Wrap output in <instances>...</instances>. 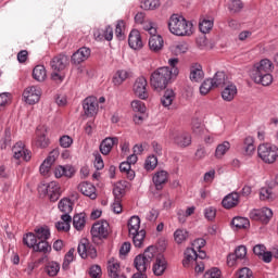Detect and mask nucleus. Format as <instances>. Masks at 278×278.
<instances>
[{"label":"nucleus","instance_id":"f257e3e1","mask_svg":"<svg viewBox=\"0 0 278 278\" xmlns=\"http://www.w3.org/2000/svg\"><path fill=\"white\" fill-rule=\"evenodd\" d=\"M177 75H179L178 68H174L173 72L168 66L159 67L150 76L151 87L157 91L164 90L170 83V79H173V77H177Z\"/></svg>","mask_w":278,"mask_h":278},{"label":"nucleus","instance_id":"f03ea898","mask_svg":"<svg viewBox=\"0 0 278 278\" xmlns=\"http://www.w3.org/2000/svg\"><path fill=\"white\" fill-rule=\"evenodd\" d=\"M168 28L174 36H192V24L177 14L169 17Z\"/></svg>","mask_w":278,"mask_h":278},{"label":"nucleus","instance_id":"7ed1b4c3","mask_svg":"<svg viewBox=\"0 0 278 278\" xmlns=\"http://www.w3.org/2000/svg\"><path fill=\"white\" fill-rule=\"evenodd\" d=\"M156 248L150 245L143 252V254H139L134 260V266L138 270V273H147V268L151 267V262L155 257Z\"/></svg>","mask_w":278,"mask_h":278},{"label":"nucleus","instance_id":"20e7f679","mask_svg":"<svg viewBox=\"0 0 278 278\" xmlns=\"http://www.w3.org/2000/svg\"><path fill=\"white\" fill-rule=\"evenodd\" d=\"M50 66L53 71L51 74L53 81H64V75H62V71L68 66V56H66V54H58L51 60Z\"/></svg>","mask_w":278,"mask_h":278},{"label":"nucleus","instance_id":"39448f33","mask_svg":"<svg viewBox=\"0 0 278 278\" xmlns=\"http://www.w3.org/2000/svg\"><path fill=\"white\" fill-rule=\"evenodd\" d=\"M258 157L265 162V164H275L278 157V148L270 143L260 144L257 148Z\"/></svg>","mask_w":278,"mask_h":278},{"label":"nucleus","instance_id":"423d86ee","mask_svg":"<svg viewBox=\"0 0 278 278\" xmlns=\"http://www.w3.org/2000/svg\"><path fill=\"white\" fill-rule=\"evenodd\" d=\"M168 140L181 149H186V147L192 144V136L186 130H169Z\"/></svg>","mask_w":278,"mask_h":278},{"label":"nucleus","instance_id":"0eeeda50","mask_svg":"<svg viewBox=\"0 0 278 278\" xmlns=\"http://www.w3.org/2000/svg\"><path fill=\"white\" fill-rule=\"evenodd\" d=\"M77 251L78 255H80L83 260H86L88 257L90 260H97V248H94L92 243L88 241V239H83L79 242Z\"/></svg>","mask_w":278,"mask_h":278},{"label":"nucleus","instance_id":"6e6552de","mask_svg":"<svg viewBox=\"0 0 278 278\" xmlns=\"http://www.w3.org/2000/svg\"><path fill=\"white\" fill-rule=\"evenodd\" d=\"M23 97L28 105H36L40 101V97H42V90L38 86H30L24 90Z\"/></svg>","mask_w":278,"mask_h":278},{"label":"nucleus","instance_id":"1a4fd4ad","mask_svg":"<svg viewBox=\"0 0 278 278\" xmlns=\"http://www.w3.org/2000/svg\"><path fill=\"white\" fill-rule=\"evenodd\" d=\"M93 238L105 239L110 236V224L106 220H100L93 224L91 228Z\"/></svg>","mask_w":278,"mask_h":278},{"label":"nucleus","instance_id":"9d476101","mask_svg":"<svg viewBox=\"0 0 278 278\" xmlns=\"http://www.w3.org/2000/svg\"><path fill=\"white\" fill-rule=\"evenodd\" d=\"M153 260H155L152 267L153 274L156 277H162V275L166 273V268L168 266V263L166 262V257H164V254L157 253V249H156V253Z\"/></svg>","mask_w":278,"mask_h":278},{"label":"nucleus","instance_id":"9b49d317","mask_svg":"<svg viewBox=\"0 0 278 278\" xmlns=\"http://www.w3.org/2000/svg\"><path fill=\"white\" fill-rule=\"evenodd\" d=\"M148 83L144 76L138 77L132 86L134 93L139 99H149V90L147 89Z\"/></svg>","mask_w":278,"mask_h":278},{"label":"nucleus","instance_id":"f8f14e48","mask_svg":"<svg viewBox=\"0 0 278 278\" xmlns=\"http://www.w3.org/2000/svg\"><path fill=\"white\" fill-rule=\"evenodd\" d=\"M83 110L89 118L97 116L99 112V100L96 97H88L83 102Z\"/></svg>","mask_w":278,"mask_h":278},{"label":"nucleus","instance_id":"ddd939ff","mask_svg":"<svg viewBox=\"0 0 278 278\" xmlns=\"http://www.w3.org/2000/svg\"><path fill=\"white\" fill-rule=\"evenodd\" d=\"M12 151L15 160H24V162H29V160H31V151L25 148V143L22 141L15 143Z\"/></svg>","mask_w":278,"mask_h":278},{"label":"nucleus","instance_id":"4468645a","mask_svg":"<svg viewBox=\"0 0 278 278\" xmlns=\"http://www.w3.org/2000/svg\"><path fill=\"white\" fill-rule=\"evenodd\" d=\"M60 156V152L58 150H52L48 157L43 161V163L39 167V172L41 175H49V170H51V166L55 163L58 157Z\"/></svg>","mask_w":278,"mask_h":278},{"label":"nucleus","instance_id":"2eb2a0df","mask_svg":"<svg viewBox=\"0 0 278 278\" xmlns=\"http://www.w3.org/2000/svg\"><path fill=\"white\" fill-rule=\"evenodd\" d=\"M108 273L111 278H127L121 270V263L116 258L109 260Z\"/></svg>","mask_w":278,"mask_h":278},{"label":"nucleus","instance_id":"dca6fc26","mask_svg":"<svg viewBox=\"0 0 278 278\" xmlns=\"http://www.w3.org/2000/svg\"><path fill=\"white\" fill-rule=\"evenodd\" d=\"M203 77H205V73L203 72V66L199 63L191 64L190 75H189L190 81L199 84L200 81H203Z\"/></svg>","mask_w":278,"mask_h":278},{"label":"nucleus","instance_id":"f3484780","mask_svg":"<svg viewBox=\"0 0 278 278\" xmlns=\"http://www.w3.org/2000/svg\"><path fill=\"white\" fill-rule=\"evenodd\" d=\"M78 190L79 192H81V194H84V197H88L92 201H94V199H97L98 197L97 187H94V185H92L91 182H88V181L80 182L78 185Z\"/></svg>","mask_w":278,"mask_h":278},{"label":"nucleus","instance_id":"a211bd4d","mask_svg":"<svg viewBox=\"0 0 278 278\" xmlns=\"http://www.w3.org/2000/svg\"><path fill=\"white\" fill-rule=\"evenodd\" d=\"M128 45L130 49L138 51V49H142V36L140 35V30L132 29L128 36Z\"/></svg>","mask_w":278,"mask_h":278},{"label":"nucleus","instance_id":"6ab92c4d","mask_svg":"<svg viewBox=\"0 0 278 278\" xmlns=\"http://www.w3.org/2000/svg\"><path fill=\"white\" fill-rule=\"evenodd\" d=\"M273 62L268 59H263L260 63L254 65V76L255 75H264L267 73H273Z\"/></svg>","mask_w":278,"mask_h":278},{"label":"nucleus","instance_id":"aec40b11","mask_svg":"<svg viewBox=\"0 0 278 278\" xmlns=\"http://www.w3.org/2000/svg\"><path fill=\"white\" fill-rule=\"evenodd\" d=\"M96 40H112L114 38V28L112 26H105L104 28H99L93 33Z\"/></svg>","mask_w":278,"mask_h":278},{"label":"nucleus","instance_id":"412c9836","mask_svg":"<svg viewBox=\"0 0 278 278\" xmlns=\"http://www.w3.org/2000/svg\"><path fill=\"white\" fill-rule=\"evenodd\" d=\"M149 49L152 50L153 53H160V51L164 49V38L157 34L150 35Z\"/></svg>","mask_w":278,"mask_h":278},{"label":"nucleus","instance_id":"4be33fe9","mask_svg":"<svg viewBox=\"0 0 278 278\" xmlns=\"http://www.w3.org/2000/svg\"><path fill=\"white\" fill-rule=\"evenodd\" d=\"M118 144V138L116 137H108L100 143V152L102 155H110L114 146Z\"/></svg>","mask_w":278,"mask_h":278},{"label":"nucleus","instance_id":"5701e85b","mask_svg":"<svg viewBox=\"0 0 278 278\" xmlns=\"http://www.w3.org/2000/svg\"><path fill=\"white\" fill-rule=\"evenodd\" d=\"M90 58V50L89 48L83 47L79 48L73 55L72 62L74 64H81V62H86Z\"/></svg>","mask_w":278,"mask_h":278},{"label":"nucleus","instance_id":"b1692460","mask_svg":"<svg viewBox=\"0 0 278 278\" xmlns=\"http://www.w3.org/2000/svg\"><path fill=\"white\" fill-rule=\"evenodd\" d=\"M238 203H240V194L237 192L229 193L222 201L223 207H225V210H231V207H236Z\"/></svg>","mask_w":278,"mask_h":278},{"label":"nucleus","instance_id":"393cba45","mask_svg":"<svg viewBox=\"0 0 278 278\" xmlns=\"http://www.w3.org/2000/svg\"><path fill=\"white\" fill-rule=\"evenodd\" d=\"M73 175H75V167L71 165H59L54 169L56 179H60V177H73Z\"/></svg>","mask_w":278,"mask_h":278},{"label":"nucleus","instance_id":"a878e982","mask_svg":"<svg viewBox=\"0 0 278 278\" xmlns=\"http://www.w3.org/2000/svg\"><path fill=\"white\" fill-rule=\"evenodd\" d=\"M166 181H168V173L166 170H160L154 174L153 184L156 190H162Z\"/></svg>","mask_w":278,"mask_h":278},{"label":"nucleus","instance_id":"bb28decb","mask_svg":"<svg viewBox=\"0 0 278 278\" xmlns=\"http://www.w3.org/2000/svg\"><path fill=\"white\" fill-rule=\"evenodd\" d=\"M238 94V88L233 84H228L222 91V98L224 101H233Z\"/></svg>","mask_w":278,"mask_h":278},{"label":"nucleus","instance_id":"cd10ccee","mask_svg":"<svg viewBox=\"0 0 278 278\" xmlns=\"http://www.w3.org/2000/svg\"><path fill=\"white\" fill-rule=\"evenodd\" d=\"M127 188H129L128 181L126 180L118 181L113 188V194L115 199H123V197L125 195V190H127Z\"/></svg>","mask_w":278,"mask_h":278},{"label":"nucleus","instance_id":"c85d7f7f","mask_svg":"<svg viewBox=\"0 0 278 278\" xmlns=\"http://www.w3.org/2000/svg\"><path fill=\"white\" fill-rule=\"evenodd\" d=\"M229 149H231V143L229 141H224L223 143H219L215 149V157L216 160H223L225 155L229 152Z\"/></svg>","mask_w":278,"mask_h":278},{"label":"nucleus","instance_id":"c756f323","mask_svg":"<svg viewBox=\"0 0 278 278\" xmlns=\"http://www.w3.org/2000/svg\"><path fill=\"white\" fill-rule=\"evenodd\" d=\"M130 238H132V242L137 249L142 248V244H144V238L147 237V231L144 229H141L135 233L129 235Z\"/></svg>","mask_w":278,"mask_h":278},{"label":"nucleus","instance_id":"7c9ffc66","mask_svg":"<svg viewBox=\"0 0 278 278\" xmlns=\"http://www.w3.org/2000/svg\"><path fill=\"white\" fill-rule=\"evenodd\" d=\"M38 191L43 194L51 192H60V185L56 181H51L50 184H41L38 187Z\"/></svg>","mask_w":278,"mask_h":278},{"label":"nucleus","instance_id":"2f4dec72","mask_svg":"<svg viewBox=\"0 0 278 278\" xmlns=\"http://www.w3.org/2000/svg\"><path fill=\"white\" fill-rule=\"evenodd\" d=\"M214 88H223L227 86V76L224 72H217L213 78H211Z\"/></svg>","mask_w":278,"mask_h":278},{"label":"nucleus","instance_id":"473e14b6","mask_svg":"<svg viewBox=\"0 0 278 278\" xmlns=\"http://www.w3.org/2000/svg\"><path fill=\"white\" fill-rule=\"evenodd\" d=\"M173 101H175V91H173V89H167L161 98L162 106L170 108V105H173Z\"/></svg>","mask_w":278,"mask_h":278},{"label":"nucleus","instance_id":"72a5a7b5","mask_svg":"<svg viewBox=\"0 0 278 278\" xmlns=\"http://www.w3.org/2000/svg\"><path fill=\"white\" fill-rule=\"evenodd\" d=\"M33 78L36 81H45L47 79V68L43 65H36L33 70Z\"/></svg>","mask_w":278,"mask_h":278},{"label":"nucleus","instance_id":"f704fd0d","mask_svg":"<svg viewBox=\"0 0 278 278\" xmlns=\"http://www.w3.org/2000/svg\"><path fill=\"white\" fill-rule=\"evenodd\" d=\"M73 226L74 229H77V231H81L84 227H86V213L74 215Z\"/></svg>","mask_w":278,"mask_h":278},{"label":"nucleus","instance_id":"c9c22d12","mask_svg":"<svg viewBox=\"0 0 278 278\" xmlns=\"http://www.w3.org/2000/svg\"><path fill=\"white\" fill-rule=\"evenodd\" d=\"M231 225L236 227V229H249L251 222L247 217H235Z\"/></svg>","mask_w":278,"mask_h":278},{"label":"nucleus","instance_id":"e433bc0d","mask_svg":"<svg viewBox=\"0 0 278 278\" xmlns=\"http://www.w3.org/2000/svg\"><path fill=\"white\" fill-rule=\"evenodd\" d=\"M199 257V253H197V250L193 248H188L185 251V260L182 261V266L187 267L190 262H193Z\"/></svg>","mask_w":278,"mask_h":278},{"label":"nucleus","instance_id":"4c0bfd02","mask_svg":"<svg viewBox=\"0 0 278 278\" xmlns=\"http://www.w3.org/2000/svg\"><path fill=\"white\" fill-rule=\"evenodd\" d=\"M36 138L34 140L35 147H38L39 149H47L49 147V139H47V136L40 131L36 132Z\"/></svg>","mask_w":278,"mask_h":278},{"label":"nucleus","instance_id":"58836bf2","mask_svg":"<svg viewBox=\"0 0 278 278\" xmlns=\"http://www.w3.org/2000/svg\"><path fill=\"white\" fill-rule=\"evenodd\" d=\"M254 81L255 84H262V86H270L273 84V75L270 73L254 75Z\"/></svg>","mask_w":278,"mask_h":278},{"label":"nucleus","instance_id":"ea45409f","mask_svg":"<svg viewBox=\"0 0 278 278\" xmlns=\"http://www.w3.org/2000/svg\"><path fill=\"white\" fill-rule=\"evenodd\" d=\"M59 210L63 214H71L73 212V201L68 198H64L59 202Z\"/></svg>","mask_w":278,"mask_h":278},{"label":"nucleus","instance_id":"a19ab883","mask_svg":"<svg viewBox=\"0 0 278 278\" xmlns=\"http://www.w3.org/2000/svg\"><path fill=\"white\" fill-rule=\"evenodd\" d=\"M33 251H35L36 253H49V251H51V245L47 240H38L33 248Z\"/></svg>","mask_w":278,"mask_h":278},{"label":"nucleus","instance_id":"79ce46f5","mask_svg":"<svg viewBox=\"0 0 278 278\" xmlns=\"http://www.w3.org/2000/svg\"><path fill=\"white\" fill-rule=\"evenodd\" d=\"M137 231H140V217L132 216L128 220V233H137Z\"/></svg>","mask_w":278,"mask_h":278},{"label":"nucleus","instance_id":"37998d69","mask_svg":"<svg viewBox=\"0 0 278 278\" xmlns=\"http://www.w3.org/2000/svg\"><path fill=\"white\" fill-rule=\"evenodd\" d=\"M35 236L37 240H49L51 238V230H49V227H40L35 229Z\"/></svg>","mask_w":278,"mask_h":278},{"label":"nucleus","instance_id":"c03bdc74","mask_svg":"<svg viewBox=\"0 0 278 278\" xmlns=\"http://www.w3.org/2000/svg\"><path fill=\"white\" fill-rule=\"evenodd\" d=\"M127 77H129V73H127V71L125 70L117 71L113 76L114 86H121V84H123L127 79Z\"/></svg>","mask_w":278,"mask_h":278},{"label":"nucleus","instance_id":"a18cd8bd","mask_svg":"<svg viewBox=\"0 0 278 278\" xmlns=\"http://www.w3.org/2000/svg\"><path fill=\"white\" fill-rule=\"evenodd\" d=\"M160 5V0H141L140 4L142 10H157Z\"/></svg>","mask_w":278,"mask_h":278},{"label":"nucleus","instance_id":"49530a36","mask_svg":"<svg viewBox=\"0 0 278 278\" xmlns=\"http://www.w3.org/2000/svg\"><path fill=\"white\" fill-rule=\"evenodd\" d=\"M23 242L28 249H34L38 242V238L36 237V233L30 232L23 238Z\"/></svg>","mask_w":278,"mask_h":278},{"label":"nucleus","instance_id":"de8ad7c7","mask_svg":"<svg viewBox=\"0 0 278 278\" xmlns=\"http://www.w3.org/2000/svg\"><path fill=\"white\" fill-rule=\"evenodd\" d=\"M131 109L134 112H137V114H144V112H147V105L140 100H134L131 102Z\"/></svg>","mask_w":278,"mask_h":278},{"label":"nucleus","instance_id":"09e8293b","mask_svg":"<svg viewBox=\"0 0 278 278\" xmlns=\"http://www.w3.org/2000/svg\"><path fill=\"white\" fill-rule=\"evenodd\" d=\"M141 25H142V28L144 29V31H148V34H150V36L157 34V28L155 27V23H153V21L147 20Z\"/></svg>","mask_w":278,"mask_h":278},{"label":"nucleus","instance_id":"8fccbe9b","mask_svg":"<svg viewBox=\"0 0 278 278\" xmlns=\"http://www.w3.org/2000/svg\"><path fill=\"white\" fill-rule=\"evenodd\" d=\"M49 277H55L60 273V264L56 262H50L46 267Z\"/></svg>","mask_w":278,"mask_h":278},{"label":"nucleus","instance_id":"3c124183","mask_svg":"<svg viewBox=\"0 0 278 278\" xmlns=\"http://www.w3.org/2000/svg\"><path fill=\"white\" fill-rule=\"evenodd\" d=\"M271 218H273V210L268 207L261 208V223H264L265 225H267V223H269Z\"/></svg>","mask_w":278,"mask_h":278},{"label":"nucleus","instance_id":"603ef678","mask_svg":"<svg viewBox=\"0 0 278 278\" xmlns=\"http://www.w3.org/2000/svg\"><path fill=\"white\" fill-rule=\"evenodd\" d=\"M174 238L177 244H181V242L188 240V232L185 229H178L174 232Z\"/></svg>","mask_w":278,"mask_h":278},{"label":"nucleus","instance_id":"864d4df0","mask_svg":"<svg viewBox=\"0 0 278 278\" xmlns=\"http://www.w3.org/2000/svg\"><path fill=\"white\" fill-rule=\"evenodd\" d=\"M214 85L212 83V78L205 79L202 85L200 86V93L207 94L210 90H214Z\"/></svg>","mask_w":278,"mask_h":278},{"label":"nucleus","instance_id":"5fc2aeb1","mask_svg":"<svg viewBox=\"0 0 278 278\" xmlns=\"http://www.w3.org/2000/svg\"><path fill=\"white\" fill-rule=\"evenodd\" d=\"M244 151L247 155H253V153H255V144H253L252 137H247L244 139Z\"/></svg>","mask_w":278,"mask_h":278},{"label":"nucleus","instance_id":"6e6d98bb","mask_svg":"<svg viewBox=\"0 0 278 278\" xmlns=\"http://www.w3.org/2000/svg\"><path fill=\"white\" fill-rule=\"evenodd\" d=\"M199 27L202 34H207L212 27H214V22L211 20H202L199 24Z\"/></svg>","mask_w":278,"mask_h":278},{"label":"nucleus","instance_id":"4d7b16f0","mask_svg":"<svg viewBox=\"0 0 278 278\" xmlns=\"http://www.w3.org/2000/svg\"><path fill=\"white\" fill-rule=\"evenodd\" d=\"M75 260V248L70 249V251L65 254L63 268L66 269L71 266V263Z\"/></svg>","mask_w":278,"mask_h":278},{"label":"nucleus","instance_id":"13d9d810","mask_svg":"<svg viewBox=\"0 0 278 278\" xmlns=\"http://www.w3.org/2000/svg\"><path fill=\"white\" fill-rule=\"evenodd\" d=\"M242 8H244V4L241 0H230L228 3V10H230V12H240Z\"/></svg>","mask_w":278,"mask_h":278},{"label":"nucleus","instance_id":"bf43d9fd","mask_svg":"<svg viewBox=\"0 0 278 278\" xmlns=\"http://www.w3.org/2000/svg\"><path fill=\"white\" fill-rule=\"evenodd\" d=\"M157 166V157L155 155L149 156L146 160L144 168L146 170H153Z\"/></svg>","mask_w":278,"mask_h":278},{"label":"nucleus","instance_id":"052dcab7","mask_svg":"<svg viewBox=\"0 0 278 278\" xmlns=\"http://www.w3.org/2000/svg\"><path fill=\"white\" fill-rule=\"evenodd\" d=\"M236 278H254L253 271L248 267H243L236 273Z\"/></svg>","mask_w":278,"mask_h":278},{"label":"nucleus","instance_id":"680f3d73","mask_svg":"<svg viewBox=\"0 0 278 278\" xmlns=\"http://www.w3.org/2000/svg\"><path fill=\"white\" fill-rule=\"evenodd\" d=\"M261 201H270L273 199V189L262 188L260 191Z\"/></svg>","mask_w":278,"mask_h":278},{"label":"nucleus","instance_id":"e2e57ef3","mask_svg":"<svg viewBox=\"0 0 278 278\" xmlns=\"http://www.w3.org/2000/svg\"><path fill=\"white\" fill-rule=\"evenodd\" d=\"M72 144H73V138H71V136L64 135L60 138V146L63 149H68L71 148Z\"/></svg>","mask_w":278,"mask_h":278},{"label":"nucleus","instance_id":"0e129e2a","mask_svg":"<svg viewBox=\"0 0 278 278\" xmlns=\"http://www.w3.org/2000/svg\"><path fill=\"white\" fill-rule=\"evenodd\" d=\"M101 275H102L101 266H99V265H92V266L89 268V276H90L91 278H101Z\"/></svg>","mask_w":278,"mask_h":278},{"label":"nucleus","instance_id":"69168bd1","mask_svg":"<svg viewBox=\"0 0 278 278\" xmlns=\"http://www.w3.org/2000/svg\"><path fill=\"white\" fill-rule=\"evenodd\" d=\"M204 216L207 220H214L216 218V208L214 206H208L204 210Z\"/></svg>","mask_w":278,"mask_h":278},{"label":"nucleus","instance_id":"338daca9","mask_svg":"<svg viewBox=\"0 0 278 278\" xmlns=\"http://www.w3.org/2000/svg\"><path fill=\"white\" fill-rule=\"evenodd\" d=\"M235 255H236L237 260H244L247 257V247L239 245L235 250Z\"/></svg>","mask_w":278,"mask_h":278},{"label":"nucleus","instance_id":"774afa93","mask_svg":"<svg viewBox=\"0 0 278 278\" xmlns=\"http://www.w3.org/2000/svg\"><path fill=\"white\" fill-rule=\"evenodd\" d=\"M204 278H220V270L213 267L204 274Z\"/></svg>","mask_w":278,"mask_h":278}]
</instances>
